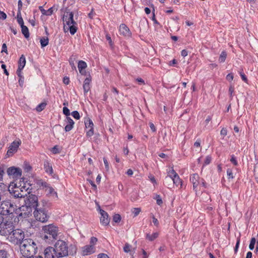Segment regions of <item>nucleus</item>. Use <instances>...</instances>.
<instances>
[{
  "mask_svg": "<svg viewBox=\"0 0 258 258\" xmlns=\"http://www.w3.org/2000/svg\"><path fill=\"white\" fill-rule=\"evenodd\" d=\"M24 207H21L17 208L16 205L9 201H4L0 204V214L3 215H9L12 220L14 219V222H18L19 218H25L27 216L26 213L22 212L24 210Z\"/></svg>",
  "mask_w": 258,
  "mask_h": 258,
  "instance_id": "obj_1",
  "label": "nucleus"
},
{
  "mask_svg": "<svg viewBox=\"0 0 258 258\" xmlns=\"http://www.w3.org/2000/svg\"><path fill=\"white\" fill-rule=\"evenodd\" d=\"M45 258H61L69 255L68 243L62 240H57L54 247L48 246L44 251Z\"/></svg>",
  "mask_w": 258,
  "mask_h": 258,
  "instance_id": "obj_2",
  "label": "nucleus"
},
{
  "mask_svg": "<svg viewBox=\"0 0 258 258\" xmlns=\"http://www.w3.org/2000/svg\"><path fill=\"white\" fill-rule=\"evenodd\" d=\"M20 250L22 255L21 257H31L37 252V244L32 239H25L20 245Z\"/></svg>",
  "mask_w": 258,
  "mask_h": 258,
  "instance_id": "obj_3",
  "label": "nucleus"
},
{
  "mask_svg": "<svg viewBox=\"0 0 258 258\" xmlns=\"http://www.w3.org/2000/svg\"><path fill=\"white\" fill-rule=\"evenodd\" d=\"M42 230L44 234L42 235V238L46 242L50 244L56 239L58 229L56 226L51 224L46 225L42 227Z\"/></svg>",
  "mask_w": 258,
  "mask_h": 258,
  "instance_id": "obj_4",
  "label": "nucleus"
},
{
  "mask_svg": "<svg viewBox=\"0 0 258 258\" xmlns=\"http://www.w3.org/2000/svg\"><path fill=\"white\" fill-rule=\"evenodd\" d=\"M24 232L20 229H14L13 232L7 237L8 240L15 245H20L22 241L25 240Z\"/></svg>",
  "mask_w": 258,
  "mask_h": 258,
  "instance_id": "obj_5",
  "label": "nucleus"
},
{
  "mask_svg": "<svg viewBox=\"0 0 258 258\" xmlns=\"http://www.w3.org/2000/svg\"><path fill=\"white\" fill-rule=\"evenodd\" d=\"M27 193L28 195L26 194V197L24 198L25 206H22V207H24V209L28 208L35 209L38 207V198L35 195L30 194L29 192H27Z\"/></svg>",
  "mask_w": 258,
  "mask_h": 258,
  "instance_id": "obj_6",
  "label": "nucleus"
},
{
  "mask_svg": "<svg viewBox=\"0 0 258 258\" xmlns=\"http://www.w3.org/2000/svg\"><path fill=\"white\" fill-rule=\"evenodd\" d=\"M33 214L36 220L42 223L47 222L49 218L47 211L42 208L37 207L36 208Z\"/></svg>",
  "mask_w": 258,
  "mask_h": 258,
  "instance_id": "obj_7",
  "label": "nucleus"
},
{
  "mask_svg": "<svg viewBox=\"0 0 258 258\" xmlns=\"http://www.w3.org/2000/svg\"><path fill=\"white\" fill-rule=\"evenodd\" d=\"M15 228L14 223L12 221H7L0 224V234L8 237Z\"/></svg>",
  "mask_w": 258,
  "mask_h": 258,
  "instance_id": "obj_8",
  "label": "nucleus"
},
{
  "mask_svg": "<svg viewBox=\"0 0 258 258\" xmlns=\"http://www.w3.org/2000/svg\"><path fill=\"white\" fill-rule=\"evenodd\" d=\"M22 188L20 186H18L17 184H15L14 187L8 188V191L11 196L14 198H25L26 196V191H24L23 189H21Z\"/></svg>",
  "mask_w": 258,
  "mask_h": 258,
  "instance_id": "obj_9",
  "label": "nucleus"
},
{
  "mask_svg": "<svg viewBox=\"0 0 258 258\" xmlns=\"http://www.w3.org/2000/svg\"><path fill=\"white\" fill-rule=\"evenodd\" d=\"M97 242V238L93 237L91 238L90 244L86 245L82 247V254L83 255H87L91 254L95 251L94 245Z\"/></svg>",
  "mask_w": 258,
  "mask_h": 258,
  "instance_id": "obj_10",
  "label": "nucleus"
},
{
  "mask_svg": "<svg viewBox=\"0 0 258 258\" xmlns=\"http://www.w3.org/2000/svg\"><path fill=\"white\" fill-rule=\"evenodd\" d=\"M98 211L101 215L100 217V223L103 226H107L109 224L110 218L108 213L101 209L100 206L98 204Z\"/></svg>",
  "mask_w": 258,
  "mask_h": 258,
  "instance_id": "obj_11",
  "label": "nucleus"
},
{
  "mask_svg": "<svg viewBox=\"0 0 258 258\" xmlns=\"http://www.w3.org/2000/svg\"><path fill=\"white\" fill-rule=\"evenodd\" d=\"M74 14L73 12L66 11L62 17L63 23H66L67 25H72L76 24L74 20Z\"/></svg>",
  "mask_w": 258,
  "mask_h": 258,
  "instance_id": "obj_12",
  "label": "nucleus"
},
{
  "mask_svg": "<svg viewBox=\"0 0 258 258\" xmlns=\"http://www.w3.org/2000/svg\"><path fill=\"white\" fill-rule=\"evenodd\" d=\"M21 143V142L20 140L18 141H14L9 148L6 154L7 157H9L13 156V154L17 151L18 148Z\"/></svg>",
  "mask_w": 258,
  "mask_h": 258,
  "instance_id": "obj_13",
  "label": "nucleus"
},
{
  "mask_svg": "<svg viewBox=\"0 0 258 258\" xmlns=\"http://www.w3.org/2000/svg\"><path fill=\"white\" fill-rule=\"evenodd\" d=\"M7 172L9 175L13 176V178H19L22 175V170L19 168L11 167L8 168Z\"/></svg>",
  "mask_w": 258,
  "mask_h": 258,
  "instance_id": "obj_14",
  "label": "nucleus"
},
{
  "mask_svg": "<svg viewBox=\"0 0 258 258\" xmlns=\"http://www.w3.org/2000/svg\"><path fill=\"white\" fill-rule=\"evenodd\" d=\"M200 178L199 175L197 173L192 174L190 177V180L193 185V189L195 191H197V187L200 183Z\"/></svg>",
  "mask_w": 258,
  "mask_h": 258,
  "instance_id": "obj_15",
  "label": "nucleus"
},
{
  "mask_svg": "<svg viewBox=\"0 0 258 258\" xmlns=\"http://www.w3.org/2000/svg\"><path fill=\"white\" fill-rule=\"evenodd\" d=\"M85 126L87 128H89L88 131H87L86 134L88 137H91L94 134V130H93V126L94 124L93 123L92 121L89 118L87 119V120L85 122Z\"/></svg>",
  "mask_w": 258,
  "mask_h": 258,
  "instance_id": "obj_16",
  "label": "nucleus"
},
{
  "mask_svg": "<svg viewBox=\"0 0 258 258\" xmlns=\"http://www.w3.org/2000/svg\"><path fill=\"white\" fill-rule=\"evenodd\" d=\"M119 34L125 37H130L131 35L129 28L124 24H122L119 26Z\"/></svg>",
  "mask_w": 258,
  "mask_h": 258,
  "instance_id": "obj_17",
  "label": "nucleus"
},
{
  "mask_svg": "<svg viewBox=\"0 0 258 258\" xmlns=\"http://www.w3.org/2000/svg\"><path fill=\"white\" fill-rule=\"evenodd\" d=\"M64 121L67 123L64 127L65 131L66 132L70 131L73 128L74 121L70 117H66Z\"/></svg>",
  "mask_w": 258,
  "mask_h": 258,
  "instance_id": "obj_18",
  "label": "nucleus"
},
{
  "mask_svg": "<svg viewBox=\"0 0 258 258\" xmlns=\"http://www.w3.org/2000/svg\"><path fill=\"white\" fill-rule=\"evenodd\" d=\"M63 30L65 32L69 30L72 35H74L76 32L77 28L75 25H67L66 23H63Z\"/></svg>",
  "mask_w": 258,
  "mask_h": 258,
  "instance_id": "obj_19",
  "label": "nucleus"
},
{
  "mask_svg": "<svg viewBox=\"0 0 258 258\" xmlns=\"http://www.w3.org/2000/svg\"><path fill=\"white\" fill-rule=\"evenodd\" d=\"M8 191V186L3 183L0 182V196L4 198L6 192Z\"/></svg>",
  "mask_w": 258,
  "mask_h": 258,
  "instance_id": "obj_20",
  "label": "nucleus"
},
{
  "mask_svg": "<svg viewBox=\"0 0 258 258\" xmlns=\"http://www.w3.org/2000/svg\"><path fill=\"white\" fill-rule=\"evenodd\" d=\"M87 67L86 63L83 61V60H80L78 62V68L79 70V72L81 74H84V69H85Z\"/></svg>",
  "mask_w": 258,
  "mask_h": 258,
  "instance_id": "obj_21",
  "label": "nucleus"
},
{
  "mask_svg": "<svg viewBox=\"0 0 258 258\" xmlns=\"http://www.w3.org/2000/svg\"><path fill=\"white\" fill-rule=\"evenodd\" d=\"M26 64V59L24 55H22L19 61L18 68L19 70H23Z\"/></svg>",
  "mask_w": 258,
  "mask_h": 258,
  "instance_id": "obj_22",
  "label": "nucleus"
},
{
  "mask_svg": "<svg viewBox=\"0 0 258 258\" xmlns=\"http://www.w3.org/2000/svg\"><path fill=\"white\" fill-rule=\"evenodd\" d=\"M90 80L89 78H86L84 82L83 89L85 93H87L90 89Z\"/></svg>",
  "mask_w": 258,
  "mask_h": 258,
  "instance_id": "obj_23",
  "label": "nucleus"
},
{
  "mask_svg": "<svg viewBox=\"0 0 258 258\" xmlns=\"http://www.w3.org/2000/svg\"><path fill=\"white\" fill-rule=\"evenodd\" d=\"M22 29V33L24 35L26 38H28L29 37V32L28 28L27 26H25L24 24L20 25Z\"/></svg>",
  "mask_w": 258,
  "mask_h": 258,
  "instance_id": "obj_24",
  "label": "nucleus"
},
{
  "mask_svg": "<svg viewBox=\"0 0 258 258\" xmlns=\"http://www.w3.org/2000/svg\"><path fill=\"white\" fill-rule=\"evenodd\" d=\"M173 179L171 176H166L164 180V184L167 185L169 188H171V186L173 184Z\"/></svg>",
  "mask_w": 258,
  "mask_h": 258,
  "instance_id": "obj_25",
  "label": "nucleus"
},
{
  "mask_svg": "<svg viewBox=\"0 0 258 258\" xmlns=\"http://www.w3.org/2000/svg\"><path fill=\"white\" fill-rule=\"evenodd\" d=\"M173 179V184H175L176 186H178L181 184V180L179 178V176L178 174H175L174 177H172Z\"/></svg>",
  "mask_w": 258,
  "mask_h": 258,
  "instance_id": "obj_26",
  "label": "nucleus"
},
{
  "mask_svg": "<svg viewBox=\"0 0 258 258\" xmlns=\"http://www.w3.org/2000/svg\"><path fill=\"white\" fill-rule=\"evenodd\" d=\"M159 235V234L158 232H155L153 233L152 235H150L149 234H147L146 235V238L148 239L149 241H153L154 239L157 238Z\"/></svg>",
  "mask_w": 258,
  "mask_h": 258,
  "instance_id": "obj_27",
  "label": "nucleus"
},
{
  "mask_svg": "<svg viewBox=\"0 0 258 258\" xmlns=\"http://www.w3.org/2000/svg\"><path fill=\"white\" fill-rule=\"evenodd\" d=\"M44 168L46 172L49 174H52L53 172V169L51 166H50L49 163L48 162L44 163Z\"/></svg>",
  "mask_w": 258,
  "mask_h": 258,
  "instance_id": "obj_28",
  "label": "nucleus"
},
{
  "mask_svg": "<svg viewBox=\"0 0 258 258\" xmlns=\"http://www.w3.org/2000/svg\"><path fill=\"white\" fill-rule=\"evenodd\" d=\"M49 39L48 37H42L40 39V42L42 47L47 46L48 44Z\"/></svg>",
  "mask_w": 258,
  "mask_h": 258,
  "instance_id": "obj_29",
  "label": "nucleus"
},
{
  "mask_svg": "<svg viewBox=\"0 0 258 258\" xmlns=\"http://www.w3.org/2000/svg\"><path fill=\"white\" fill-rule=\"evenodd\" d=\"M227 57V53L225 51H223L220 55L219 60L220 62L225 61Z\"/></svg>",
  "mask_w": 258,
  "mask_h": 258,
  "instance_id": "obj_30",
  "label": "nucleus"
},
{
  "mask_svg": "<svg viewBox=\"0 0 258 258\" xmlns=\"http://www.w3.org/2000/svg\"><path fill=\"white\" fill-rule=\"evenodd\" d=\"M48 193L51 195H54L55 197H57V193L54 191V189L51 186H48V188L46 189Z\"/></svg>",
  "mask_w": 258,
  "mask_h": 258,
  "instance_id": "obj_31",
  "label": "nucleus"
},
{
  "mask_svg": "<svg viewBox=\"0 0 258 258\" xmlns=\"http://www.w3.org/2000/svg\"><path fill=\"white\" fill-rule=\"evenodd\" d=\"M255 243H256L255 238L254 237H252L250 240V244L249 245V248L250 250H252L254 249Z\"/></svg>",
  "mask_w": 258,
  "mask_h": 258,
  "instance_id": "obj_32",
  "label": "nucleus"
},
{
  "mask_svg": "<svg viewBox=\"0 0 258 258\" xmlns=\"http://www.w3.org/2000/svg\"><path fill=\"white\" fill-rule=\"evenodd\" d=\"M46 105V103L42 102L36 107V109L37 111H39V112L41 111L42 110H43L45 108Z\"/></svg>",
  "mask_w": 258,
  "mask_h": 258,
  "instance_id": "obj_33",
  "label": "nucleus"
},
{
  "mask_svg": "<svg viewBox=\"0 0 258 258\" xmlns=\"http://www.w3.org/2000/svg\"><path fill=\"white\" fill-rule=\"evenodd\" d=\"M17 21L20 25L24 24L23 20L20 11L17 13Z\"/></svg>",
  "mask_w": 258,
  "mask_h": 258,
  "instance_id": "obj_34",
  "label": "nucleus"
},
{
  "mask_svg": "<svg viewBox=\"0 0 258 258\" xmlns=\"http://www.w3.org/2000/svg\"><path fill=\"white\" fill-rule=\"evenodd\" d=\"M121 220V216L119 214H115L113 217V221L115 223H119Z\"/></svg>",
  "mask_w": 258,
  "mask_h": 258,
  "instance_id": "obj_35",
  "label": "nucleus"
},
{
  "mask_svg": "<svg viewBox=\"0 0 258 258\" xmlns=\"http://www.w3.org/2000/svg\"><path fill=\"white\" fill-rule=\"evenodd\" d=\"M154 199L156 200V203L158 205H161L162 204V200L159 195H156Z\"/></svg>",
  "mask_w": 258,
  "mask_h": 258,
  "instance_id": "obj_36",
  "label": "nucleus"
},
{
  "mask_svg": "<svg viewBox=\"0 0 258 258\" xmlns=\"http://www.w3.org/2000/svg\"><path fill=\"white\" fill-rule=\"evenodd\" d=\"M72 116L76 119H79L80 118L79 113L77 111H74L72 112Z\"/></svg>",
  "mask_w": 258,
  "mask_h": 258,
  "instance_id": "obj_37",
  "label": "nucleus"
},
{
  "mask_svg": "<svg viewBox=\"0 0 258 258\" xmlns=\"http://www.w3.org/2000/svg\"><path fill=\"white\" fill-rule=\"evenodd\" d=\"M7 252L5 250H0V258H7Z\"/></svg>",
  "mask_w": 258,
  "mask_h": 258,
  "instance_id": "obj_38",
  "label": "nucleus"
},
{
  "mask_svg": "<svg viewBox=\"0 0 258 258\" xmlns=\"http://www.w3.org/2000/svg\"><path fill=\"white\" fill-rule=\"evenodd\" d=\"M63 113L67 116V117H69L68 116L70 114V110L67 107H64L63 108Z\"/></svg>",
  "mask_w": 258,
  "mask_h": 258,
  "instance_id": "obj_39",
  "label": "nucleus"
},
{
  "mask_svg": "<svg viewBox=\"0 0 258 258\" xmlns=\"http://www.w3.org/2000/svg\"><path fill=\"white\" fill-rule=\"evenodd\" d=\"M230 161L235 166H237L238 165V163H237V160L236 159V158L235 157V156L233 155L231 156V158L230 159Z\"/></svg>",
  "mask_w": 258,
  "mask_h": 258,
  "instance_id": "obj_40",
  "label": "nucleus"
},
{
  "mask_svg": "<svg viewBox=\"0 0 258 258\" xmlns=\"http://www.w3.org/2000/svg\"><path fill=\"white\" fill-rule=\"evenodd\" d=\"M130 247H131V245L126 243H125L124 247H123V250L124 252H128L130 251Z\"/></svg>",
  "mask_w": 258,
  "mask_h": 258,
  "instance_id": "obj_41",
  "label": "nucleus"
},
{
  "mask_svg": "<svg viewBox=\"0 0 258 258\" xmlns=\"http://www.w3.org/2000/svg\"><path fill=\"white\" fill-rule=\"evenodd\" d=\"M227 174L228 176V178H233V173H232V170L230 169H228L227 170Z\"/></svg>",
  "mask_w": 258,
  "mask_h": 258,
  "instance_id": "obj_42",
  "label": "nucleus"
},
{
  "mask_svg": "<svg viewBox=\"0 0 258 258\" xmlns=\"http://www.w3.org/2000/svg\"><path fill=\"white\" fill-rule=\"evenodd\" d=\"M106 40L108 41V43H109L110 46H112L113 42L112 41L110 36L108 34H106Z\"/></svg>",
  "mask_w": 258,
  "mask_h": 258,
  "instance_id": "obj_43",
  "label": "nucleus"
},
{
  "mask_svg": "<svg viewBox=\"0 0 258 258\" xmlns=\"http://www.w3.org/2000/svg\"><path fill=\"white\" fill-rule=\"evenodd\" d=\"M175 174H177L175 171L172 169L170 170L168 172V175L167 176H171V177H174Z\"/></svg>",
  "mask_w": 258,
  "mask_h": 258,
  "instance_id": "obj_44",
  "label": "nucleus"
},
{
  "mask_svg": "<svg viewBox=\"0 0 258 258\" xmlns=\"http://www.w3.org/2000/svg\"><path fill=\"white\" fill-rule=\"evenodd\" d=\"M141 212L140 208H134L133 213L134 214L135 216H137Z\"/></svg>",
  "mask_w": 258,
  "mask_h": 258,
  "instance_id": "obj_45",
  "label": "nucleus"
},
{
  "mask_svg": "<svg viewBox=\"0 0 258 258\" xmlns=\"http://www.w3.org/2000/svg\"><path fill=\"white\" fill-rule=\"evenodd\" d=\"M103 161H104V163L105 164L106 170L107 171H108L109 169V164L107 162V159L105 158H103Z\"/></svg>",
  "mask_w": 258,
  "mask_h": 258,
  "instance_id": "obj_46",
  "label": "nucleus"
},
{
  "mask_svg": "<svg viewBox=\"0 0 258 258\" xmlns=\"http://www.w3.org/2000/svg\"><path fill=\"white\" fill-rule=\"evenodd\" d=\"M152 219H153V223L156 226H158L159 225V222L154 215L152 216Z\"/></svg>",
  "mask_w": 258,
  "mask_h": 258,
  "instance_id": "obj_47",
  "label": "nucleus"
},
{
  "mask_svg": "<svg viewBox=\"0 0 258 258\" xmlns=\"http://www.w3.org/2000/svg\"><path fill=\"white\" fill-rule=\"evenodd\" d=\"M7 18V15L4 12L0 11V19L5 20Z\"/></svg>",
  "mask_w": 258,
  "mask_h": 258,
  "instance_id": "obj_48",
  "label": "nucleus"
},
{
  "mask_svg": "<svg viewBox=\"0 0 258 258\" xmlns=\"http://www.w3.org/2000/svg\"><path fill=\"white\" fill-rule=\"evenodd\" d=\"M240 76L241 77V79L242 80L244 81L245 83H247V78L246 77V76L245 75V74L243 73H240Z\"/></svg>",
  "mask_w": 258,
  "mask_h": 258,
  "instance_id": "obj_49",
  "label": "nucleus"
},
{
  "mask_svg": "<svg viewBox=\"0 0 258 258\" xmlns=\"http://www.w3.org/2000/svg\"><path fill=\"white\" fill-rule=\"evenodd\" d=\"M239 243H240V239L238 238L237 240V242H236V245L235 246V248H234V251H235V252H237V250H238V247H239Z\"/></svg>",
  "mask_w": 258,
  "mask_h": 258,
  "instance_id": "obj_50",
  "label": "nucleus"
},
{
  "mask_svg": "<svg viewBox=\"0 0 258 258\" xmlns=\"http://www.w3.org/2000/svg\"><path fill=\"white\" fill-rule=\"evenodd\" d=\"M226 79L229 81H231L233 79V75L232 74H229L226 76Z\"/></svg>",
  "mask_w": 258,
  "mask_h": 258,
  "instance_id": "obj_51",
  "label": "nucleus"
},
{
  "mask_svg": "<svg viewBox=\"0 0 258 258\" xmlns=\"http://www.w3.org/2000/svg\"><path fill=\"white\" fill-rule=\"evenodd\" d=\"M51 152L53 153V154H57V153H59V151H58V148H57V146H54V147H53L51 149Z\"/></svg>",
  "mask_w": 258,
  "mask_h": 258,
  "instance_id": "obj_52",
  "label": "nucleus"
},
{
  "mask_svg": "<svg viewBox=\"0 0 258 258\" xmlns=\"http://www.w3.org/2000/svg\"><path fill=\"white\" fill-rule=\"evenodd\" d=\"M98 258H109V256L105 253H100L98 254Z\"/></svg>",
  "mask_w": 258,
  "mask_h": 258,
  "instance_id": "obj_53",
  "label": "nucleus"
},
{
  "mask_svg": "<svg viewBox=\"0 0 258 258\" xmlns=\"http://www.w3.org/2000/svg\"><path fill=\"white\" fill-rule=\"evenodd\" d=\"M53 13V9L52 8H49L48 10L46 11V14L45 15L46 16H50Z\"/></svg>",
  "mask_w": 258,
  "mask_h": 258,
  "instance_id": "obj_54",
  "label": "nucleus"
},
{
  "mask_svg": "<svg viewBox=\"0 0 258 258\" xmlns=\"http://www.w3.org/2000/svg\"><path fill=\"white\" fill-rule=\"evenodd\" d=\"M2 68L4 70V73L6 75L8 76L9 75V73H8V72L7 71V70L6 69V66L5 64H3L2 65Z\"/></svg>",
  "mask_w": 258,
  "mask_h": 258,
  "instance_id": "obj_55",
  "label": "nucleus"
},
{
  "mask_svg": "<svg viewBox=\"0 0 258 258\" xmlns=\"http://www.w3.org/2000/svg\"><path fill=\"white\" fill-rule=\"evenodd\" d=\"M63 82L64 84L68 85L70 83V80L68 77H65L63 78Z\"/></svg>",
  "mask_w": 258,
  "mask_h": 258,
  "instance_id": "obj_56",
  "label": "nucleus"
},
{
  "mask_svg": "<svg viewBox=\"0 0 258 258\" xmlns=\"http://www.w3.org/2000/svg\"><path fill=\"white\" fill-rule=\"evenodd\" d=\"M5 52L7 53V45H6V44L5 43H4L2 45V52Z\"/></svg>",
  "mask_w": 258,
  "mask_h": 258,
  "instance_id": "obj_57",
  "label": "nucleus"
},
{
  "mask_svg": "<svg viewBox=\"0 0 258 258\" xmlns=\"http://www.w3.org/2000/svg\"><path fill=\"white\" fill-rule=\"evenodd\" d=\"M95 14H95V12L94 11V10L92 9L90 13H89L88 16L90 18L92 19L93 18V16H94Z\"/></svg>",
  "mask_w": 258,
  "mask_h": 258,
  "instance_id": "obj_58",
  "label": "nucleus"
},
{
  "mask_svg": "<svg viewBox=\"0 0 258 258\" xmlns=\"http://www.w3.org/2000/svg\"><path fill=\"white\" fill-rule=\"evenodd\" d=\"M149 125H150V128L151 129V130L153 132H155L156 131V127H155V125H154V124L152 122H150Z\"/></svg>",
  "mask_w": 258,
  "mask_h": 258,
  "instance_id": "obj_59",
  "label": "nucleus"
},
{
  "mask_svg": "<svg viewBox=\"0 0 258 258\" xmlns=\"http://www.w3.org/2000/svg\"><path fill=\"white\" fill-rule=\"evenodd\" d=\"M220 134L221 135L225 136L227 135V130L226 128H223L221 130Z\"/></svg>",
  "mask_w": 258,
  "mask_h": 258,
  "instance_id": "obj_60",
  "label": "nucleus"
},
{
  "mask_svg": "<svg viewBox=\"0 0 258 258\" xmlns=\"http://www.w3.org/2000/svg\"><path fill=\"white\" fill-rule=\"evenodd\" d=\"M39 9L40 10V11H41V12L42 13V14L44 15H45L46 14V11L45 10L43 7L42 6H40L39 7Z\"/></svg>",
  "mask_w": 258,
  "mask_h": 258,
  "instance_id": "obj_61",
  "label": "nucleus"
},
{
  "mask_svg": "<svg viewBox=\"0 0 258 258\" xmlns=\"http://www.w3.org/2000/svg\"><path fill=\"white\" fill-rule=\"evenodd\" d=\"M181 54L182 56L185 57L187 55V51L185 49H183L181 51Z\"/></svg>",
  "mask_w": 258,
  "mask_h": 258,
  "instance_id": "obj_62",
  "label": "nucleus"
},
{
  "mask_svg": "<svg viewBox=\"0 0 258 258\" xmlns=\"http://www.w3.org/2000/svg\"><path fill=\"white\" fill-rule=\"evenodd\" d=\"M87 181L91 184V185L94 188H96V185L94 182L91 179H87Z\"/></svg>",
  "mask_w": 258,
  "mask_h": 258,
  "instance_id": "obj_63",
  "label": "nucleus"
},
{
  "mask_svg": "<svg viewBox=\"0 0 258 258\" xmlns=\"http://www.w3.org/2000/svg\"><path fill=\"white\" fill-rule=\"evenodd\" d=\"M19 83L21 87H23L24 83V77L19 78Z\"/></svg>",
  "mask_w": 258,
  "mask_h": 258,
  "instance_id": "obj_64",
  "label": "nucleus"
}]
</instances>
